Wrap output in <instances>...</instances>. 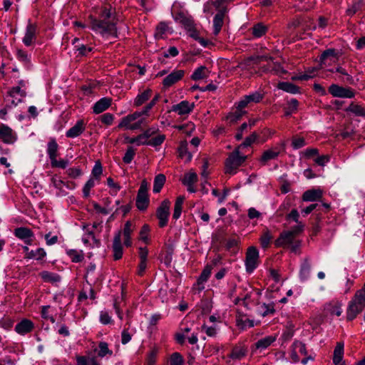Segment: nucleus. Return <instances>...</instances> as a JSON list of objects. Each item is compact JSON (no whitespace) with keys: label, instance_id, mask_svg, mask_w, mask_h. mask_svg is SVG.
<instances>
[{"label":"nucleus","instance_id":"obj_63","mask_svg":"<svg viewBox=\"0 0 365 365\" xmlns=\"http://www.w3.org/2000/svg\"><path fill=\"white\" fill-rule=\"evenodd\" d=\"M183 358L180 354L178 352L173 353L170 356V365H182Z\"/></svg>","mask_w":365,"mask_h":365},{"label":"nucleus","instance_id":"obj_25","mask_svg":"<svg viewBox=\"0 0 365 365\" xmlns=\"http://www.w3.org/2000/svg\"><path fill=\"white\" fill-rule=\"evenodd\" d=\"M179 157L184 159L185 161L189 162L192 158V153L188 151V143L186 140H182L178 146Z\"/></svg>","mask_w":365,"mask_h":365},{"label":"nucleus","instance_id":"obj_3","mask_svg":"<svg viewBox=\"0 0 365 365\" xmlns=\"http://www.w3.org/2000/svg\"><path fill=\"white\" fill-rule=\"evenodd\" d=\"M275 248H291L297 250L300 246V241L289 231H284L280 233L277 239L274 242Z\"/></svg>","mask_w":365,"mask_h":365},{"label":"nucleus","instance_id":"obj_11","mask_svg":"<svg viewBox=\"0 0 365 365\" xmlns=\"http://www.w3.org/2000/svg\"><path fill=\"white\" fill-rule=\"evenodd\" d=\"M37 38V26L35 24L29 21L24 36L22 38V42L26 46H31L33 45Z\"/></svg>","mask_w":365,"mask_h":365},{"label":"nucleus","instance_id":"obj_59","mask_svg":"<svg viewBox=\"0 0 365 365\" xmlns=\"http://www.w3.org/2000/svg\"><path fill=\"white\" fill-rule=\"evenodd\" d=\"M8 95L12 98L16 97L17 95L21 97H25L26 93L24 90L21 88V86L12 87L9 91Z\"/></svg>","mask_w":365,"mask_h":365},{"label":"nucleus","instance_id":"obj_34","mask_svg":"<svg viewBox=\"0 0 365 365\" xmlns=\"http://www.w3.org/2000/svg\"><path fill=\"white\" fill-rule=\"evenodd\" d=\"M208 73L207 68L205 66H201L194 71L190 78L193 81H199L207 78Z\"/></svg>","mask_w":365,"mask_h":365},{"label":"nucleus","instance_id":"obj_21","mask_svg":"<svg viewBox=\"0 0 365 365\" xmlns=\"http://www.w3.org/2000/svg\"><path fill=\"white\" fill-rule=\"evenodd\" d=\"M112 103V99L108 97H103L98 101L93 106V112L99 114L107 110Z\"/></svg>","mask_w":365,"mask_h":365},{"label":"nucleus","instance_id":"obj_42","mask_svg":"<svg viewBox=\"0 0 365 365\" xmlns=\"http://www.w3.org/2000/svg\"><path fill=\"white\" fill-rule=\"evenodd\" d=\"M225 247L226 249H240V237L233 236L225 240Z\"/></svg>","mask_w":365,"mask_h":365},{"label":"nucleus","instance_id":"obj_46","mask_svg":"<svg viewBox=\"0 0 365 365\" xmlns=\"http://www.w3.org/2000/svg\"><path fill=\"white\" fill-rule=\"evenodd\" d=\"M329 56L338 58V53L334 48H328L323 51L319 57L321 65H326L325 61Z\"/></svg>","mask_w":365,"mask_h":365},{"label":"nucleus","instance_id":"obj_56","mask_svg":"<svg viewBox=\"0 0 365 365\" xmlns=\"http://www.w3.org/2000/svg\"><path fill=\"white\" fill-rule=\"evenodd\" d=\"M165 140V135L163 134L158 135L154 138H152L148 142V145H150L153 147H157L160 145L164 140Z\"/></svg>","mask_w":365,"mask_h":365},{"label":"nucleus","instance_id":"obj_60","mask_svg":"<svg viewBox=\"0 0 365 365\" xmlns=\"http://www.w3.org/2000/svg\"><path fill=\"white\" fill-rule=\"evenodd\" d=\"M99 351L98 352V355L100 357L105 356L107 354L110 355L112 354V351L109 350L108 344L106 342H100L99 345Z\"/></svg>","mask_w":365,"mask_h":365},{"label":"nucleus","instance_id":"obj_41","mask_svg":"<svg viewBox=\"0 0 365 365\" xmlns=\"http://www.w3.org/2000/svg\"><path fill=\"white\" fill-rule=\"evenodd\" d=\"M258 135L254 132L249 136H247L245 140L237 148L239 150H241L245 148L251 146L257 139Z\"/></svg>","mask_w":365,"mask_h":365},{"label":"nucleus","instance_id":"obj_15","mask_svg":"<svg viewBox=\"0 0 365 365\" xmlns=\"http://www.w3.org/2000/svg\"><path fill=\"white\" fill-rule=\"evenodd\" d=\"M194 103H190L188 101H182L178 104L172 106L171 110L177 113L179 115H187L194 109Z\"/></svg>","mask_w":365,"mask_h":365},{"label":"nucleus","instance_id":"obj_14","mask_svg":"<svg viewBox=\"0 0 365 365\" xmlns=\"http://www.w3.org/2000/svg\"><path fill=\"white\" fill-rule=\"evenodd\" d=\"M264 98V95L259 91H255L249 95H246L238 102V108L243 109L250 103H259Z\"/></svg>","mask_w":365,"mask_h":365},{"label":"nucleus","instance_id":"obj_32","mask_svg":"<svg viewBox=\"0 0 365 365\" xmlns=\"http://www.w3.org/2000/svg\"><path fill=\"white\" fill-rule=\"evenodd\" d=\"M344 355V343L337 342L335 346L333 356V363L336 365L339 364L343 359Z\"/></svg>","mask_w":365,"mask_h":365},{"label":"nucleus","instance_id":"obj_40","mask_svg":"<svg viewBox=\"0 0 365 365\" xmlns=\"http://www.w3.org/2000/svg\"><path fill=\"white\" fill-rule=\"evenodd\" d=\"M168 31L169 27L166 23H159L155 29V38L157 39L164 38Z\"/></svg>","mask_w":365,"mask_h":365},{"label":"nucleus","instance_id":"obj_17","mask_svg":"<svg viewBox=\"0 0 365 365\" xmlns=\"http://www.w3.org/2000/svg\"><path fill=\"white\" fill-rule=\"evenodd\" d=\"M227 12V9L224 8L222 10H220L213 18V35L217 36L224 24V19L225 13Z\"/></svg>","mask_w":365,"mask_h":365},{"label":"nucleus","instance_id":"obj_1","mask_svg":"<svg viewBox=\"0 0 365 365\" xmlns=\"http://www.w3.org/2000/svg\"><path fill=\"white\" fill-rule=\"evenodd\" d=\"M90 28L103 37L118 36L115 9L109 4L96 8L94 14L88 16Z\"/></svg>","mask_w":365,"mask_h":365},{"label":"nucleus","instance_id":"obj_2","mask_svg":"<svg viewBox=\"0 0 365 365\" xmlns=\"http://www.w3.org/2000/svg\"><path fill=\"white\" fill-rule=\"evenodd\" d=\"M272 59V56H252L245 59L239 64V68L242 70L247 71L251 75L259 74L262 75V62Z\"/></svg>","mask_w":365,"mask_h":365},{"label":"nucleus","instance_id":"obj_12","mask_svg":"<svg viewBox=\"0 0 365 365\" xmlns=\"http://www.w3.org/2000/svg\"><path fill=\"white\" fill-rule=\"evenodd\" d=\"M14 234L19 239L24 240L27 245H31L34 241V235L32 230L28 227H21L16 228Z\"/></svg>","mask_w":365,"mask_h":365},{"label":"nucleus","instance_id":"obj_58","mask_svg":"<svg viewBox=\"0 0 365 365\" xmlns=\"http://www.w3.org/2000/svg\"><path fill=\"white\" fill-rule=\"evenodd\" d=\"M135 155V150L133 147H128L123 158V161L125 164H129L133 160Z\"/></svg>","mask_w":365,"mask_h":365},{"label":"nucleus","instance_id":"obj_64","mask_svg":"<svg viewBox=\"0 0 365 365\" xmlns=\"http://www.w3.org/2000/svg\"><path fill=\"white\" fill-rule=\"evenodd\" d=\"M101 121L106 125H110L114 120V115L112 113H106L101 115Z\"/></svg>","mask_w":365,"mask_h":365},{"label":"nucleus","instance_id":"obj_30","mask_svg":"<svg viewBox=\"0 0 365 365\" xmlns=\"http://www.w3.org/2000/svg\"><path fill=\"white\" fill-rule=\"evenodd\" d=\"M189 33V36L198 41V43L203 47H207L210 42L208 40L205 39L200 36L199 31L196 29L195 26H193L191 29L187 31Z\"/></svg>","mask_w":365,"mask_h":365},{"label":"nucleus","instance_id":"obj_5","mask_svg":"<svg viewBox=\"0 0 365 365\" xmlns=\"http://www.w3.org/2000/svg\"><path fill=\"white\" fill-rule=\"evenodd\" d=\"M148 183L145 180L141 182L140 188L138 191L135 205L140 211L145 210L149 205L150 200L148 194Z\"/></svg>","mask_w":365,"mask_h":365},{"label":"nucleus","instance_id":"obj_8","mask_svg":"<svg viewBox=\"0 0 365 365\" xmlns=\"http://www.w3.org/2000/svg\"><path fill=\"white\" fill-rule=\"evenodd\" d=\"M18 139L17 133L4 123H0V141L6 145L14 144Z\"/></svg>","mask_w":365,"mask_h":365},{"label":"nucleus","instance_id":"obj_44","mask_svg":"<svg viewBox=\"0 0 365 365\" xmlns=\"http://www.w3.org/2000/svg\"><path fill=\"white\" fill-rule=\"evenodd\" d=\"M242 110V109H240L237 106V110L233 113H230L227 116V120L230 124H234L241 119L245 113Z\"/></svg>","mask_w":365,"mask_h":365},{"label":"nucleus","instance_id":"obj_39","mask_svg":"<svg viewBox=\"0 0 365 365\" xmlns=\"http://www.w3.org/2000/svg\"><path fill=\"white\" fill-rule=\"evenodd\" d=\"M185 200L184 196H178L175 200V206H174V211L173 214V218L175 220H178L180 218L182 210V205Z\"/></svg>","mask_w":365,"mask_h":365},{"label":"nucleus","instance_id":"obj_24","mask_svg":"<svg viewBox=\"0 0 365 365\" xmlns=\"http://www.w3.org/2000/svg\"><path fill=\"white\" fill-rule=\"evenodd\" d=\"M34 329V323L29 320L24 319L15 327V330L20 334H24L32 331Z\"/></svg>","mask_w":365,"mask_h":365},{"label":"nucleus","instance_id":"obj_9","mask_svg":"<svg viewBox=\"0 0 365 365\" xmlns=\"http://www.w3.org/2000/svg\"><path fill=\"white\" fill-rule=\"evenodd\" d=\"M170 202L168 200H164L156 211V216L159 220V227H164L167 225L170 215Z\"/></svg>","mask_w":365,"mask_h":365},{"label":"nucleus","instance_id":"obj_50","mask_svg":"<svg viewBox=\"0 0 365 365\" xmlns=\"http://www.w3.org/2000/svg\"><path fill=\"white\" fill-rule=\"evenodd\" d=\"M140 262L138 266V274L143 275L147 266L148 252H141L140 255Z\"/></svg>","mask_w":365,"mask_h":365},{"label":"nucleus","instance_id":"obj_23","mask_svg":"<svg viewBox=\"0 0 365 365\" xmlns=\"http://www.w3.org/2000/svg\"><path fill=\"white\" fill-rule=\"evenodd\" d=\"M133 225L130 221H127L124 225L123 235V245L125 248H130L132 246L131 233L133 232Z\"/></svg>","mask_w":365,"mask_h":365},{"label":"nucleus","instance_id":"obj_55","mask_svg":"<svg viewBox=\"0 0 365 365\" xmlns=\"http://www.w3.org/2000/svg\"><path fill=\"white\" fill-rule=\"evenodd\" d=\"M113 251H122L123 249V246L121 243V232L119 231L114 236L113 243Z\"/></svg>","mask_w":365,"mask_h":365},{"label":"nucleus","instance_id":"obj_19","mask_svg":"<svg viewBox=\"0 0 365 365\" xmlns=\"http://www.w3.org/2000/svg\"><path fill=\"white\" fill-rule=\"evenodd\" d=\"M175 20L181 24L185 30L191 29L195 26L192 17L183 12H178L176 14Z\"/></svg>","mask_w":365,"mask_h":365},{"label":"nucleus","instance_id":"obj_38","mask_svg":"<svg viewBox=\"0 0 365 365\" xmlns=\"http://www.w3.org/2000/svg\"><path fill=\"white\" fill-rule=\"evenodd\" d=\"M278 88L292 94L299 93V87L289 82L279 83Z\"/></svg>","mask_w":365,"mask_h":365},{"label":"nucleus","instance_id":"obj_51","mask_svg":"<svg viewBox=\"0 0 365 365\" xmlns=\"http://www.w3.org/2000/svg\"><path fill=\"white\" fill-rule=\"evenodd\" d=\"M353 300L365 307V284L361 289L356 292Z\"/></svg>","mask_w":365,"mask_h":365},{"label":"nucleus","instance_id":"obj_43","mask_svg":"<svg viewBox=\"0 0 365 365\" xmlns=\"http://www.w3.org/2000/svg\"><path fill=\"white\" fill-rule=\"evenodd\" d=\"M315 68H311L305 71L304 73L294 76L292 77L293 81H307L315 76Z\"/></svg>","mask_w":365,"mask_h":365},{"label":"nucleus","instance_id":"obj_7","mask_svg":"<svg viewBox=\"0 0 365 365\" xmlns=\"http://www.w3.org/2000/svg\"><path fill=\"white\" fill-rule=\"evenodd\" d=\"M329 93L334 98H354L356 91L351 87H343L331 84L328 88Z\"/></svg>","mask_w":365,"mask_h":365},{"label":"nucleus","instance_id":"obj_28","mask_svg":"<svg viewBox=\"0 0 365 365\" xmlns=\"http://www.w3.org/2000/svg\"><path fill=\"white\" fill-rule=\"evenodd\" d=\"M322 192L320 190H308L304 192L302 200L305 202H313L321 199Z\"/></svg>","mask_w":365,"mask_h":365},{"label":"nucleus","instance_id":"obj_13","mask_svg":"<svg viewBox=\"0 0 365 365\" xmlns=\"http://www.w3.org/2000/svg\"><path fill=\"white\" fill-rule=\"evenodd\" d=\"M185 73L184 70H174L163 79V86L166 88L171 87L183 78Z\"/></svg>","mask_w":365,"mask_h":365},{"label":"nucleus","instance_id":"obj_10","mask_svg":"<svg viewBox=\"0 0 365 365\" xmlns=\"http://www.w3.org/2000/svg\"><path fill=\"white\" fill-rule=\"evenodd\" d=\"M267 63L263 64V66H261V69L263 73H270L272 74L282 76L287 73V71L281 66L280 63L274 62L273 58L272 59H268L266 61Z\"/></svg>","mask_w":365,"mask_h":365},{"label":"nucleus","instance_id":"obj_62","mask_svg":"<svg viewBox=\"0 0 365 365\" xmlns=\"http://www.w3.org/2000/svg\"><path fill=\"white\" fill-rule=\"evenodd\" d=\"M51 165L53 168H60L64 169L68 166V160L64 159L58 160L57 158H54L51 160Z\"/></svg>","mask_w":365,"mask_h":365},{"label":"nucleus","instance_id":"obj_20","mask_svg":"<svg viewBox=\"0 0 365 365\" xmlns=\"http://www.w3.org/2000/svg\"><path fill=\"white\" fill-rule=\"evenodd\" d=\"M364 306L358 304L356 302L352 299L350 302L347 309L346 319L348 321H352L354 319L356 318L357 314L364 309Z\"/></svg>","mask_w":365,"mask_h":365},{"label":"nucleus","instance_id":"obj_36","mask_svg":"<svg viewBox=\"0 0 365 365\" xmlns=\"http://www.w3.org/2000/svg\"><path fill=\"white\" fill-rule=\"evenodd\" d=\"M247 352V347L244 346H236L232 349V351L230 355V357L233 359H241L243 358Z\"/></svg>","mask_w":365,"mask_h":365},{"label":"nucleus","instance_id":"obj_61","mask_svg":"<svg viewBox=\"0 0 365 365\" xmlns=\"http://www.w3.org/2000/svg\"><path fill=\"white\" fill-rule=\"evenodd\" d=\"M103 173L102 165L100 161L96 162L94 167L93 168L91 174L96 179H99Z\"/></svg>","mask_w":365,"mask_h":365},{"label":"nucleus","instance_id":"obj_54","mask_svg":"<svg viewBox=\"0 0 365 365\" xmlns=\"http://www.w3.org/2000/svg\"><path fill=\"white\" fill-rule=\"evenodd\" d=\"M95 186L94 179L91 178L83 187V195L84 198H88L90 195L91 190Z\"/></svg>","mask_w":365,"mask_h":365},{"label":"nucleus","instance_id":"obj_26","mask_svg":"<svg viewBox=\"0 0 365 365\" xmlns=\"http://www.w3.org/2000/svg\"><path fill=\"white\" fill-rule=\"evenodd\" d=\"M251 34L254 38H261L268 31V26L263 23L255 24L250 29Z\"/></svg>","mask_w":365,"mask_h":365},{"label":"nucleus","instance_id":"obj_48","mask_svg":"<svg viewBox=\"0 0 365 365\" xmlns=\"http://www.w3.org/2000/svg\"><path fill=\"white\" fill-rule=\"evenodd\" d=\"M40 274L42 279L46 282L55 283L59 282L61 279L58 275L48 272H42Z\"/></svg>","mask_w":365,"mask_h":365},{"label":"nucleus","instance_id":"obj_33","mask_svg":"<svg viewBox=\"0 0 365 365\" xmlns=\"http://www.w3.org/2000/svg\"><path fill=\"white\" fill-rule=\"evenodd\" d=\"M150 226L147 224L143 225L139 232V241L144 243L145 245H148L150 241Z\"/></svg>","mask_w":365,"mask_h":365},{"label":"nucleus","instance_id":"obj_6","mask_svg":"<svg viewBox=\"0 0 365 365\" xmlns=\"http://www.w3.org/2000/svg\"><path fill=\"white\" fill-rule=\"evenodd\" d=\"M285 143L281 141L277 145L264 150L259 159V162L265 165L269 160L277 159L280 153L285 151Z\"/></svg>","mask_w":365,"mask_h":365},{"label":"nucleus","instance_id":"obj_18","mask_svg":"<svg viewBox=\"0 0 365 365\" xmlns=\"http://www.w3.org/2000/svg\"><path fill=\"white\" fill-rule=\"evenodd\" d=\"M85 130L86 123L83 120H79L73 127L66 131V136L69 138H74L81 135Z\"/></svg>","mask_w":365,"mask_h":365},{"label":"nucleus","instance_id":"obj_52","mask_svg":"<svg viewBox=\"0 0 365 365\" xmlns=\"http://www.w3.org/2000/svg\"><path fill=\"white\" fill-rule=\"evenodd\" d=\"M274 341V339L272 336L265 337L257 341L255 344V346L257 349H265L268 347Z\"/></svg>","mask_w":365,"mask_h":365},{"label":"nucleus","instance_id":"obj_4","mask_svg":"<svg viewBox=\"0 0 365 365\" xmlns=\"http://www.w3.org/2000/svg\"><path fill=\"white\" fill-rule=\"evenodd\" d=\"M240 153V150L236 148L226 159L225 163L226 173L230 175L235 174L238 168L245 161L247 156Z\"/></svg>","mask_w":365,"mask_h":365},{"label":"nucleus","instance_id":"obj_49","mask_svg":"<svg viewBox=\"0 0 365 365\" xmlns=\"http://www.w3.org/2000/svg\"><path fill=\"white\" fill-rule=\"evenodd\" d=\"M197 180V175L195 173H188L185 175L182 182L185 185H193Z\"/></svg>","mask_w":365,"mask_h":365},{"label":"nucleus","instance_id":"obj_29","mask_svg":"<svg viewBox=\"0 0 365 365\" xmlns=\"http://www.w3.org/2000/svg\"><path fill=\"white\" fill-rule=\"evenodd\" d=\"M58 150V145L55 138H50L47 144V154L49 157L50 160L57 158Z\"/></svg>","mask_w":365,"mask_h":365},{"label":"nucleus","instance_id":"obj_35","mask_svg":"<svg viewBox=\"0 0 365 365\" xmlns=\"http://www.w3.org/2000/svg\"><path fill=\"white\" fill-rule=\"evenodd\" d=\"M16 57L18 61L24 63L25 66H28L31 63V55H29L28 52L23 48H16Z\"/></svg>","mask_w":365,"mask_h":365},{"label":"nucleus","instance_id":"obj_31","mask_svg":"<svg viewBox=\"0 0 365 365\" xmlns=\"http://www.w3.org/2000/svg\"><path fill=\"white\" fill-rule=\"evenodd\" d=\"M152 90L147 88L141 93H139L134 100V106L138 107L145 103L152 96Z\"/></svg>","mask_w":365,"mask_h":365},{"label":"nucleus","instance_id":"obj_53","mask_svg":"<svg viewBox=\"0 0 365 365\" xmlns=\"http://www.w3.org/2000/svg\"><path fill=\"white\" fill-rule=\"evenodd\" d=\"M310 269V264L307 262V260H304V262L302 264L300 269V277L303 280H305L308 278Z\"/></svg>","mask_w":365,"mask_h":365},{"label":"nucleus","instance_id":"obj_57","mask_svg":"<svg viewBox=\"0 0 365 365\" xmlns=\"http://www.w3.org/2000/svg\"><path fill=\"white\" fill-rule=\"evenodd\" d=\"M75 49L78 52V55L81 56H86L93 51V47L84 44H81L79 46H75Z\"/></svg>","mask_w":365,"mask_h":365},{"label":"nucleus","instance_id":"obj_16","mask_svg":"<svg viewBox=\"0 0 365 365\" xmlns=\"http://www.w3.org/2000/svg\"><path fill=\"white\" fill-rule=\"evenodd\" d=\"M259 252H246V257L245 261L246 271L247 272L252 273L258 266L259 262Z\"/></svg>","mask_w":365,"mask_h":365},{"label":"nucleus","instance_id":"obj_45","mask_svg":"<svg viewBox=\"0 0 365 365\" xmlns=\"http://www.w3.org/2000/svg\"><path fill=\"white\" fill-rule=\"evenodd\" d=\"M212 269V265H207L202 270L200 277H198L197 284H198L200 285V284H202L204 282H207V280L208 279V278L211 274Z\"/></svg>","mask_w":365,"mask_h":365},{"label":"nucleus","instance_id":"obj_47","mask_svg":"<svg viewBox=\"0 0 365 365\" xmlns=\"http://www.w3.org/2000/svg\"><path fill=\"white\" fill-rule=\"evenodd\" d=\"M272 239L273 236L269 230L264 232L260 237L262 247L263 249H267Z\"/></svg>","mask_w":365,"mask_h":365},{"label":"nucleus","instance_id":"obj_27","mask_svg":"<svg viewBox=\"0 0 365 365\" xmlns=\"http://www.w3.org/2000/svg\"><path fill=\"white\" fill-rule=\"evenodd\" d=\"M140 113L138 111H136L132 114L128 115L125 117L123 118L118 125L119 128H124L125 129H129V126H130L135 120L140 117Z\"/></svg>","mask_w":365,"mask_h":365},{"label":"nucleus","instance_id":"obj_37","mask_svg":"<svg viewBox=\"0 0 365 365\" xmlns=\"http://www.w3.org/2000/svg\"><path fill=\"white\" fill-rule=\"evenodd\" d=\"M165 180L166 178L164 174H158L155 177L153 189L154 193L160 192L165 185Z\"/></svg>","mask_w":365,"mask_h":365},{"label":"nucleus","instance_id":"obj_22","mask_svg":"<svg viewBox=\"0 0 365 365\" xmlns=\"http://www.w3.org/2000/svg\"><path fill=\"white\" fill-rule=\"evenodd\" d=\"M345 112L351 113L355 116L363 117L365 118V108L356 102H351L347 108L344 109Z\"/></svg>","mask_w":365,"mask_h":365}]
</instances>
